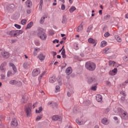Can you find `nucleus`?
I'll list each match as a JSON object with an SVG mask.
<instances>
[{
    "label": "nucleus",
    "mask_w": 128,
    "mask_h": 128,
    "mask_svg": "<svg viewBox=\"0 0 128 128\" xmlns=\"http://www.w3.org/2000/svg\"><path fill=\"white\" fill-rule=\"evenodd\" d=\"M119 114L120 116L122 119L127 120H128V114L127 112H126L121 108H118V110H114V112H113V115L117 114Z\"/></svg>",
    "instance_id": "1"
},
{
    "label": "nucleus",
    "mask_w": 128,
    "mask_h": 128,
    "mask_svg": "<svg viewBox=\"0 0 128 128\" xmlns=\"http://www.w3.org/2000/svg\"><path fill=\"white\" fill-rule=\"evenodd\" d=\"M37 35L42 40H46L47 38L46 34L44 32L43 29L40 28H38V30Z\"/></svg>",
    "instance_id": "2"
},
{
    "label": "nucleus",
    "mask_w": 128,
    "mask_h": 128,
    "mask_svg": "<svg viewBox=\"0 0 128 128\" xmlns=\"http://www.w3.org/2000/svg\"><path fill=\"white\" fill-rule=\"evenodd\" d=\"M85 66L88 70L91 72L94 70L96 68V64L93 63V62H90V61L86 63Z\"/></svg>",
    "instance_id": "3"
},
{
    "label": "nucleus",
    "mask_w": 128,
    "mask_h": 128,
    "mask_svg": "<svg viewBox=\"0 0 128 128\" xmlns=\"http://www.w3.org/2000/svg\"><path fill=\"white\" fill-rule=\"evenodd\" d=\"M10 66L12 67V70H14V73H12V71H8L7 73L8 77H10L13 76L14 74L16 72V66L13 64V63H10Z\"/></svg>",
    "instance_id": "4"
},
{
    "label": "nucleus",
    "mask_w": 128,
    "mask_h": 128,
    "mask_svg": "<svg viewBox=\"0 0 128 128\" xmlns=\"http://www.w3.org/2000/svg\"><path fill=\"white\" fill-rule=\"evenodd\" d=\"M9 84L12 86L16 85L18 87H21L22 86L21 82L16 80H10L9 82Z\"/></svg>",
    "instance_id": "5"
},
{
    "label": "nucleus",
    "mask_w": 128,
    "mask_h": 128,
    "mask_svg": "<svg viewBox=\"0 0 128 128\" xmlns=\"http://www.w3.org/2000/svg\"><path fill=\"white\" fill-rule=\"evenodd\" d=\"M25 112L26 114V116L28 118H30L32 116V110L31 108L30 107L26 108H25Z\"/></svg>",
    "instance_id": "6"
},
{
    "label": "nucleus",
    "mask_w": 128,
    "mask_h": 128,
    "mask_svg": "<svg viewBox=\"0 0 128 128\" xmlns=\"http://www.w3.org/2000/svg\"><path fill=\"white\" fill-rule=\"evenodd\" d=\"M87 119L86 118H84L82 119V121H80L78 119L76 120V122L78 124V125H83L87 121Z\"/></svg>",
    "instance_id": "7"
},
{
    "label": "nucleus",
    "mask_w": 128,
    "mask_h": 128,
    "mask_svg": "<svg viewBox=\"0 0 128 128\" xmlns=\"http://www.w3.org/2000/svg\"><path fill=\"white\" fill-rule=\"evenodd\" d=\"M40 74V70L38 69H34L32 72V76L34 77L38 76Z\"/></svg>",
    "instance_id": "8"
},
{
    "label": "nucleus",
    "mask_w": 128,
    "mask_h": 128,
    "mask_svg": "<svg viewBox=\"0 0 128 128\" xmlns=\"http://www.w3.org/2000/svg\"><path fill=\"white\" fill-rule=\"evenodd\" d=\"M1 55L4 58H8L10 57V54L8 52H6V51H2L1 52Z\"/></svg>",
    "instance_id": "9"
},
{
    "label": "nucleus",
    "mask_w": 128,
    "mask_h": 128,
    "mask_svg": "<svg viewBox=\"0 0 128 128\" xmlns=\"http://www.w3.org/2000/svg\"><path fill=\"white\" fill-rule=\"evenodd\" d=\"M30 62H25L24 63L23 67L24 69L28 70L30 68Z\"/></svg>",
    "instance_id": "10"
},
{
    "label": "nucleus",
    "mask_w": 128,
    "mask_h": 128,
    "mask_svg": "<svg viewBox=\"0 0 128 128\" xmlns=\"http://www.w3.org/2000/svg\"><path fill=\"white\" fill-rule=\"evenodd\" d=\"M88 82L89 84L93 83V84H96V80L95 78H93L91 77H89L88 78Z\"/></svg>",
    "instance_id": "11"
},
{
    "label": "nucleus",
    "mask_w": 128,
    "mask_h": 128,
    "mask_svg": "<svg viewBox=\"0 0 128 128\" xmlns=\"http://www.w3.org/2000/svg\"><path fill=\"white\" fill-rule=\"evenodd\" d=\"M11 126L13 128H15L18 126L17 120L16 118L12 119L11 122Z\"/></svg>",
    "instance_id": "12"
},
{
    "label": "nucleus",
    "mask_w": 128,
    "mask_h": 128,
    "mask_svg": "<svg viewBox=\"0 0 128 128\" xmlns=\"http://www.w3.org/2000/svg\"><path fill=\"white\" fill-rule=\"evenodd\" d=\"M62 120V117L58 116H54L52 118V120L54 121H56V120L60 121Z\"/></svg>",
    "instance_id": "13"
},
{
    "label": "nucleus",
    "mask_w": 128,
    "mask_h": 128,
    "mask_svg": "<svg viewBox=\"0 0 128 128\" xmlns=\"http://www.w3.org/2000/svg\"><path fill=\"white\" fill-rule=\"evenodd\" d=\"M102 123L104 125H108L110 122L106 118H104L103 119H102Z\"/></svg>",
    "instance_id": "14"
},
{
    "label": "nucleus",
    "mask_w": 128,
    "mask_h": 128,
    "mask_svg": "<svg viewBox=\"0 0 128 128\" xmlns=\"http://www.w3.org/2000/svg\"><path fill=\"white\" fill-rule=\"evenodd\" d=\"M6 64V63H2L0 66V70L3 72H5L6 71V69L4 68Z\"/></svg>",
    "instance_id": "15"
},
{
    "label": "nucleus",
    "mask_w": 128,
    "mask_h": 128,
    "mask_svg": "<svg viewBox=\"0 0 128 128\" xmlns=\"http://www.w3.org/2000/svg\"><path fill=\"white\" fill-rule=\"evenodd\" d=\"M72 68H71V67H68V68H67L66 70V72L68 74H70L72 73Z\"/></svg>",
    "instance_id": "16"
},
{
    "label": "nucleus",
    "mask_w": 128,
    "mask_h": 128,
    "mask_svg": "<svg viewBox=\"0 0 128 128\" xmlns=\"http://www.w3.org/2000/svg\"><path fill=\"white\" fill-rule=\"evenodd\" d=\"M111 52L110 49V48H105V49H104V50H103V54H108L110 53Z\"/></svg>",
    "instance_id": "17"
},
{
    "label": "nucleus",
    "mask_w": 128,
    "mask_h": 128,
    "mask_svg": "<svg viewBox=\"0 0 128 128\" xmlns=\"http://www.w3.org/2000/svg\"><path fill=\"white\" fill-rule=\"evenodd\" d=\"M45 55H44L42 53H40V54L38 56V58L40 60H44L45 59Z\"/></svg>",
    "instance_id": "18"
},
{
    "label": "nucleus",
    "mask_w": 128,
    "mask_h": 128,
    "mask_svg": "<svg viewBox=\"0 0 128 128\" xmlns=\"http://www.w3.org/2000/svg\"><path fill=\"white\" fill-rule=\"evenodd\" d=\"M83 30V26L82 24L79 25V26L76 28V31L78 32H81Z\"/></svg>",
    "instance_id": "19"
},
{
    "label": "nucleus",
    "mask_w": 128,
    "mask_h": 128,
    "mask_svg": "<svg viewBox=\"0 0 128 128\" xmlns=\"http://www.w3.org/2000/svg\"><path fill=\"white\" fill-rule=\"evenodd\" d=\"M26 4L28 8H30L32 6V2L30 0H27L26 2Z\"/></svg>",
    "instance_id": "20"
},
{
    "label": "nucleus",
    "mask_w": 128,
    "mask_h": 128,
    "mask_svg": "<svg viewBox=\"0 0 128 128\" xmlns=\"http://www.w3.org/2000/svg\"><path fill=\"white\" fill-rule=\"evenodd\" d=\"M40 51V48H35L34 52H33V55L34 56H36L38 54V52Z\"/></svg>",
    "instance_id": "21"
},
{
    "label": "nucleus",
    "mask_w": 128,
    "mask_h": 128,
    "mask_svg": "<svg viewBox=\"0 0 128 128\" xmlns=\"http://www.w3.org/2000/svg\"><path fill=\"white\" fill-rule=\"evenodd\" d=\"M102 96L100 94H97L96 96V100L98 102H100L102 100Z\"/></svg>",
    "instance_id": "22"
},
{
    "label": "nucleus",
    "mask_w": 128,
    "mask_h": 128,
    "mask_svg": "<svg viewBox=\"0 0 128 128\" xmlns=\"http://www.w3.org/2000/svg\"><path fill=\"white\" fill-rule=\"evenodd\" d=\"M9 34L12 36H16V30H12L9 32Z\"/></svg>",
    "instance_id": "23"
},
{
    "label": "nucleus",
    "mask_w": 128,
    "mask_h": 128,
    "mask_svg": "<svg viewBox=\"0 0 128 128\" xmlns=\"http://www.w3.org/2000/svg\"><path fill=\"white\" fill-rule=\"evenodd\" d=\"M56 81V78L55 76H52V77L50 78L49 80V82L50 83H54Z\"/></svg>",
    "instance_id": "24"
},
{
    "label": "nucleus",
    "mask_w": 128,
    "mask_h": 128,
    "mask_svg": "<svg viewBox=\"0 0 128 128\" xmlns=\"http://www.w3.org/2000/svg\"><path fill=\"white\" fill-rule=\"evenodd\" d=\"M33 26V22H30V23L28 24L26 28V30H28L29 28H30Z\"/></svg>",
    "instance_id": "25"
},
{
    "label": "nucleus",
    "mask_w": 128,
    "mask_h": 128,
    "mask_svg": "<svg viewBox=\"0 0 128 128\" xmlns=\"http://www.w3.org/2000/svg\"><path fill=\"white\" fill-rule=\"evenodd\" d=\"M107 44V42L106 41H102L101 43H100V46L102 48H104V46H106Z\"/></svg>",
    "instance_id": "26"
},
{
    "label": "nucleus",
    "mask_w": 128,
    "mask_h": 128,
    "mask_svg": "<svg viewBox=\"0 0 128 128\" xmlns=\"http://www.w3.org/2000/svg\"><path fill=\"white\" fill-rule=\"evenodd\" d=\"M76 10V8L74 6H71L69 10L70 13H72L74 11Z\"/></svg>",
    "instance_id": "27"
},
{
    "label": "nucleus",
    "mask_w": 128,
    "mask_h": 128,
    "mask_svg": "<svg viewBox=\"0 0 128 128\" xmlns=\"http://www.w3.org/2000/svg\"><path fill=\"white\" fill-rule=\"evenodd\" d=\"M88 42L89 43L92 44H95L96 42L95 40H94V39H92V38H89Z\"/></svg>",
    "instance_id": "28"
},
{
    "label": "nucleus",
    "mask_w": 128,
    "mask_h": 128,
    "mask_svg": "<svg viewBox=\"0 0 128 128\" xmlns=\"http://www.w3.org/2000/svg\"><path fill=\"white\" fill-rule=\"evenodd\" d=\"M115 38H116V40H117L118 42H122V39H120V37L119 36L116 35V36H115Z\"/></svg>",
    "instance_id": "29"
},
{
    "label": "nucleus",
    "mask_w": 128,
    "mask_h": 128,
    "mask_svg": "<svg viewBox=\"0 0 128 128\" xmlns=\"http://www.w3.org/2000/svg\"><path fill=\"white\" fill-rule=\"evenodd\" d=\"M116 62H114V61H109L108 62L109 66H114Z\"/></svg>",
    "instance_id": "30"
},
{
    "label": "nucleus",
    "mask_w": 128,
    "mask_h": 128,
    "mask_svg": "<svg viewBox=\"0 0 128 128\" xmlns=\"http://www.w3.org/2000/svg\"><path fill=\"white\" fill-rule=\"evenodd\" d=\"M42 110V107H40L38 110H36V114L40 113Z\"/></svg>",
    "instance_id": "31"
},
{
    "label": "nucleus",
    "mask_w": 128,
    "mask_h": 128,
    "mask_svg": "<svg viewBox=\"0 0 128 128\" xmlns=\"http://www.w3.org/2000/svg\"><path fill=\"white\" fill-rule=\"evenodd\" d=\"M65 49H63V51H62V58H66V55L65 54Z\"/></svg>",
    "instance_id": "32"
},
{
    "label": "nucleus",
    "mask_w": 128,
    "mask_h": 128,
    "mask_svg": "<svg viewBox=\"0 0 128 128\" xmlns=\"http://www.w3.org/2000/svg\"><path fill=\"white\" fill-rule=\"evenodd\" d=\"M42 4H43V0H40V6H39V10H41L42 9Z\"/></svg>",
    "instance_id": "33"
},
{
    "label": "nucleus",
    "mask_w": 128,
    "mask_h": 128,
    "mask_svg": "<svg viewBox=\"0 0 128 128\" xmlns=\"http://www.w3.org/2000/svg\"><path fill=\"white\" fill-rule=\"evenodd\" d=\"M44 20H45V17L44 16L42 17L41 19L40 20V24H43L44 22Z\"/></svg>",
    "instance_id": "34"
},
{
    "label": "nucleus",
    "mask_w": 128,
    "mask_h": 128,
    "mask_svg": "<svg viewBox=\"0 0 128 128\" xmlns=\"http://www.w3.org/2000/svg\"><path fill=\"white\" fill-rule=\"evenodd\" d=\"M110 36V34L108 32H106L104 34V36L105 38H108V36Z\"/></svg>",
    "instance_id": "35"
},
{
    "label": "nucleus",
    "mask_w": 128,
    "mask_h": 128,
    "mask_svg": "<svg viewBox=\"0 0 128 128\" xmlns=\"http://www.w3.org/2000/svg\"><path fill=\"white\" fill-rule=\"evenodd\" d=\"M26 22V20H21V24L22 25H25Z\"/></svg>",
    "instance_id": "36"
},
{
    "label": "nucleus",
    "mask_w": 128,
    "mask_h": 128,
    "mask_svg": "<svg viewBox=\"0 0 128 128\" xmlns=\"http://www.w3.org/2000/svg\"><path fill=\"white\" fill-rule=\"evenodd\" d=\"M110 14H107V15L105 16L104 17V18L106 20L110 19Z\"/></svg>",
    "instance_id": "37"
},
{
    "label": "nucleus",
    "mask_w": 128,
    "mask_h": 128,
    "mask_svg": "<svg viewBox=\"0 0 128 128\" xmlns=\"http://www.w3.org/2000/svg\"><path fill=\"white\" fill-rule=\"evenodd\" d=\"M124 60L125 62H128V55H126V56H124Z\"/></svg>",
    "instance_id": "38"
},
{
    "label": "nucleus",
    "mask_w": 128,
    "mask_h": 128,
    "mask_svg": "<svg viewBox=\"0 0 128 128\" xmlns=\"http://www.w3.org/2000/svg\"><path fill=\"white\" fill-rule=\"evenodd\" d=\"M60 87L58 86H56V92H60Z\"/></svg>",
    "instance_id": "39"
},
{
    "label": "nucleus",
    "mask_w": 128,
    "mask_h": 128,
    "mask_svg": "<svg viewBox=\"0 0 128 128\" xmlns=\"http://www.w3.org/2000/svg\"><path fill=\"white\" fill-rule=\"evenodd\" d=\"M0 76H1V80H5L6 76H5L4 74H1Z\"/></svg>",
    "instance_id": "40"
},
{
    "label": "nucleus",
    "mask_w": 128,
    "mask_h": 128,
    "mask_svg": "<svg viewBox=\"0 0 128 128\" xmlns=\"http://www.w3.org/2000/svg\"><path fill=\"white\" fill-rule=\"evenodd\" d=\"M14 26L18 29H20L21 28V26L18 24H15Z\"/></svg>",
    "instance_id": "41"
},
{
    "label": "nucleus",
    "mask_w": 128,
    "mask_h": 128,
    "mask_svg": "<svg viewBox=\"0 0 128 128\" xmlns=\"http://www.w3.org/2000/svg\"><path fill=\"white\" fill-rule=\"evenodd\" d=\"M42 118V116H38V117L36 118V120L38 121L40 120L41 118Z\"/></svg>",
    "instance_id": "42"
},
{
    "label": "nucleus",
    "mask_w": 128,
    "mask_h": 128,
    "mask_svg": "<svg viewBox=\"0 0 128 128\" xmlns=\"http://www.w3.org/2000/svg\"><path fill=\"white\" fill-rule=\"evenodd\" d=\"M61 8H62V10H65L66 6H64V4H62Z\"/></svg>",
    "instance_id": "43"
},
{
    "label": "nucleus",
    "mask_w": 128,
    "mask_h": 128,
    "mask_svg": "<svg viewBox=\"0 0 128 128\" xmlns=\"http://www.w3.org/2000/svg\"><path fill=\"white\" fill-rule=\"evenodd\" d=\"M66 22V18L64 17H63L62 20V23L63 24H64Z\"/></svg>",
    "instance_id": "44"
},
{
    "label": "nucleus",
    "mask_w": 128,
    "mask_h": 128,
    "mask_svg": "<svg viewBox=\"0 0 128 128\" xmlns=\"http://www.w3.org/2000/svg\"><path fill=\"white\" fill-rule=\"evenodd\" d=\"M112 71L116 74L118 72V69L117 68H114V69H113Z\"/></svg>",
    "instance_id": "45"
},
{
    "label": "nucleus",
    "mask_w": 128,
    "mask_h": 128,
    "mask_svg": "<svg viewBox=\"0 0 128 128\" xmlns=\"http://www.w3.org/2000/svg\"><path fill=\"white\" fill-rule=\"evenodd\" d=\"M92 30V26H89L88 27L87 32H90V30Z\"/></svg>",
    "instance_id": "46"
},
{
    "label": "nucleus",
    "mask_w": 128,
    "mask_h": 128,
    "mask_svg": "<svg viewBox=\"0 0 128 128\" xmlns=\"http://www.w3.org/2000/svg\"><path fill=\"white\" fill-rule=\"evenodd\" d=\"M128 84V80H126L125 82H124L122 84V86H124L126 84Z\"/></svg>",
    "instance_id": "47"
},
{
    "label": "nucleus",
    "mask_w": 128,
    "mask_h": 128,
    "mask_svg": "<svg viewBox=\"0 0 128 128\" xmlns=\"http://www.w3.org/2000/svg\"><path fill=\"white\" fill-rule=\"evenodd\" d=\"M109 74L112 76H114L116 75V74L112 71H110L109 73Z\"/></svg>",
    "instance_id": "48"
},
{
    "label": "nucleus",
    "mask_w": 128,
    "mask_h": 128,
    "mask_svg": "<svg viewBox=\"0 0 128 128\" xmlns=\"http://www.w3.org/2000/svg\"><path fill=\"white\" fill-rule=\"evenodd\" d=\"M53 44H56L57 43L58 44L59 42V40H58L57 39H55V40H54V41H52Z\"/></svg>",
    "instance_id": "49"
},
{
    "label": "nucleus",
    "mask_w": 128,
    "mask_h": 128,
    "mask_svg": "<svg viewBox=\"0 0 128 128\" xmlns=\"http://www.w3.org/2000/svg\"><path fill=\"white\" fill-rule=\"evenodd\" d=\"M92 90H96V86H92Z\"/></svg>",
    "instance_id": "50"
},
{
    "label": "nucleus",
    "mask_w": 128,
    "mask_h": 128,
    "mask_svg": "<svg viewBox=\"0 0 128 128\" xmlns=\"http://www.w3.org/2000/svg\"><path fill=\"white\" fill-rule=\"evenodd\" d=\"M110 112V109L109 108H106L105 110V113L107 114Z\"/></svg>",
    "instance_id": "51"
},
{
    "label": "nucleus",
    "mask_w": 128,
    "mask_h": 128,
    "mask_svg": "<svg viewBox=\"0 0 128 128\" xmlns=\"http://www.w3.org/2000/svg\"><path fill=\"white\" fill-rule=\"evenodd\" d=\"M52 54L54 56L56 55V52H54V51L52 52Z\"/></svg>",
    "instance_id": "52"
},
{
    "label": "nucleus",
    "mask_w": 128,
    "mask_h": 128,
    "mask_svg": "<svg viewBox=\"0 0 128 128\" xmlns=\"http://www.w3.org/2000/svg\"><path fill=\"white\" fill-rule=\"evenodd\" d=\"M64 50V46H63L62 47V49H60V51H59L60 52H63Z\"/></svg>",
    "instance_id": "53"
},
{
    "label": "nucleus",
    "mask_w": 128,
    "mask_h": 128,
    "mask_svg": "<svg viewBox=\"0 0 128 128\" xmlns=\"http://www.w3.org/2000/svg\"><path fill=\"white\" fill-rule=\"evenodd\" d=\"M27 13L28 14H30V12H31V10H27V11H26Z\"/></svg>",
    "instance_id": "54"
},
{
    "label": "nucleus",
    "mask_w": 128,
    "mask_h": 128,
    "mask_svg": "<svg viewBox=\"0 0 128 128\" xmlns=\"http://www.w3.org/2000/svg\"><path fill=\"white\" fill-rule=\"evenodd\" d=\"M46 74V72H43L40 76V78H39V79L40 78H41L42 76H43L44 75V74Z\"/></svg>",
    "instance_id": "55"
},
{
    "label": "nucleus",
    "mask_w": 128,
    "mask_h": 128,
    "mask_svg": "<svg viewBox=\"0 0 128 128\" xmlns=\"http://www.w3.org/2000/svg\"><path fill=\"white\" fill-rule=\"evenodd\" d=\"M120 94H122L124 96H126V94L124 92H121Z\"/></svg>",
    "instance_id": "56"
},
{
    "label": "nucleus",
    "mask_w": 128,
    "mask_h": 128,
    "mask_svg": "<svg viewBox=\"0 0 128 128\" xmlns=\"http://www.w3.org/2000/svg\"><path fill=\"white\" fill-rule=\"evenodd\" d=\"M125 18H128V13L126 14Z\"/></svg>",
    "instance_id": "57"
},
{
    "label": "nucleus",
    "mask_w": 128,
    "mask_h": 128,
    "mask_svg": "<svg viewBox=\"0 0 128 128\" xmlns=\"http://www.w3.org/2000/svg\"><path fill=\"white\" fill-rule=\"evenodd\" d=\"M121 100H122V101H124V100H125V98H124V97H122Z\"/></svg>",
    "instance_id": "58"
},
{
    "label": "nucleus",
    "mask_w": 128,
    "mask_h": 128,
    "mask_svg": "<svg viewBox=\"0 0 128 128\" xmlns=\"http://www.w3.org/2000/svg\"><path fill=\"white\" fill-rule=\"evenodd\" d=\"M57 58H61V56H60V55H57Z\"/></svg>",
    "instance_id": "59"
},
{
    "label": "nucleus",
    "mask_w": 128,
    "mask_h": 128,
    "mask_svg": "<svg viewBox=\"0 0 128 128\" xmlns=\"http://www.w3.org/2000/svg\"><path fill=\"white\" fill-rule=\"evenodd\" d=\"M99 14H102V10H99Z\"/></svg>",
    "instance_id": "60"
},
{
    "label": "nucleus",
    "mask_w": 128,
    "mask_h": 128,
    "mask_svg": "<svg viewBox=\"0 0 128 128\" xmlns=\"http://www.w3.org/2000/svg\"><path fill=\"white\" fill-rule=\"evenodd\" d=\"M114 120H118V118L117 117L115 116V117H114Z\"/></svg>",
    "instance_id": "61"
},
{
    "label": "nucleus",
    "mask_w": 128,
    "mask_h": 128,
    "mask_svg": "<svg viewBox=\"0 0 128 128\" xmlns=\"http://www.w3.org/2000/svg\"><path fill=\"white\" fill-rule=\"evenodd\" d=\"M125 52H128V48H126V49H125Z\"/></svg>",
    "instance_id": "62"
},
{
    "label": "nucleus",
    "mask_w": 128,
    "mask_h": 128,
    "mask_svg": "<svg viewBox=\"0 0 128 128\" xmlns=\"http://www.w3.org/2000/svg\"><path fill=\"white\" fill-rule=\"evenodd\" d=\"M58 64V62H56L54 63V65H56V66H57Z\"/></svg>",
    "instance_id": "63"
},
{
    "label": "nucleus",
    "mask_w": 128,
    "mask_h": 128,
    "mask_svg": "<svg viewBox=\"0 0 128 128\" xmlns=\"http://www.w3.org/2000/svg\"><path fill=\"white\" fill-rule=\"evenodd\" d=\"M70 3L72 4V0H69Z\"/></svg>",
    "instance_id": "64"
}]
</instances>
